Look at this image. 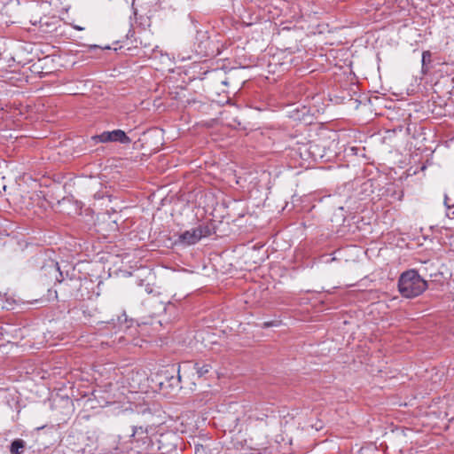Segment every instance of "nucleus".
Instances as JSON below:
<instances>
[{
	"instance_id": "1",
	"label": "nucleus",
	"mask_w": 454,
	"mask_h": 454,
	"mask_svg": "<svg viewBox=\"0 0 454 454\" xmlns=\"http://www.w3.org/2000/svg\"><path fill=\"white\" fill-rule=\"evenodd\" d=\"M427 287L417 270H409L401 274L398 280V290L405 298H414L420 295Z\"/></svg>"
},
{
	"instance_id": "2",
	"label": "nucleus",
	"mask_w": 454,
	"mask_h": 454,
	"mask_svg": "<svg viewBox=\"0 0 454 454\" xmlns=\"http://www.w3.org/2000/svg\"><path fill=\"white\" fill-rule=\"evenodd\" d=\"M131 442L135 444V449L137 453L148 450L152 446V440L148 434V429L143 427H133Z\"/></svg>"
},
{
	"instance_id": "3",
	"label": "nucleus",
	"mask_w": 454,
	"mask_h": 454,
	"mask_svg": "<svg viewBox=\"0 0 454 454\" xmlns=\"http://www.w3.org/2000/svg\"><path fill=\"white\" fill-rule=\"evenodd\" d=\"M210 235V229L207 225H199L189 231H185L178 237V242L184 245H194L203 237Z\"/></svg>"
},
{
	"instance_id": "4",
	"label": "nucleus",
	"mask_w": 454,
	"mask_h": 454,
	"mask_svg": "<svg viewBox=\"0 0 454 454\" xmlns=\"http://www.w3.org/2000/svg\"><path fill=\"white\" fill-rule=\"evenodd\" d=\"M92 139L96 143L119 142L123 145H129L131 143V139L121 129L104 131L98 135L93 136Z\"/></svg>"
},
{
	"instance_id": "5",
	"label": "nucleus",
	"mask_w": 454,
	"mask_h": 454,
	"mask_svg": "<svg viewBox=\"0 0 454 454\" xmlns=\"http://www.w3.org/2000/svg\"><path fill=\"white\" fill-rule=\"evenodd\" d=\"M26 447V442L22 439H15L10 446V452L12 454H22Z\"/></svg>"
},
{
	"instance_id": "6",
	"label": "nucleus",
	"mask_w": 454,
	"mask_h": 454,
	"mask_svg": "<svg viewBox=\"0 0 454 454\" xmlns=\"http://www.w3.org/2000/svg\"><path fill=\"white\" fill-rule=\"evenodd\" d=\"M193 367L199 377L206 376L212 369L210 364L204 363H196Z\"/></svg>"
},
{
	"instance_id": "7",
	"label": "nucleus",
	"mask_w": 454,
	"mask_h": 454,
	"mask_svg": "<svg viewBox=\"0 0 454 454\" xmlns=\"http://www.w3.org/2000/svg\"><path fill=\"white\" fill-rule=\"evenodd\" d=\"M44 268L49 269L50 270L49 273L51 275H52L56 278V280L60 281V279L59 278V276L61 277L62 273L59 270L58 262H56L54 261H51L46 266H44Z\"/></svg>"
},
{
	"instance_id": "8",
	"label": "nucleus",
	"mask_w": 454,
	"mask_h": 454,
	"mask_svg": "<svg viewBox=\"0 0 454 454\" xmlns=\"http://www.w3.org/2000/svg\"><path fill=\"white\" fill-rule=\"evenodd\" d=\"M427 62H431V52L429 51H423L422 53V67Z\"/></svg>"
},
{
	"instance_id": "9",
	"label": "nucleus",
	"mask_w": 454,
	"mask_h": 454,
	"mask_svg": "<svg viewBox=\"0 0 454 454\" xmlns=\"http://www.w3.org/2000/svg\"><path fill=\"white\" fill-rule=\"evenodd\" d=\"M278 325H279V321H278V320L266 321V322H263L262 327L263 328H268V327H271V326H277Z\"/></svg>"
},
{
	"instance_id": "10",
	"label": "nucleus",
	"mask_w": 454,
	"mask_h": 454,
	"mask_svg": "<svg viewBox=\"0 0 454 454\" xmlns=\"http://www.w3.org/2000/svg\"><path fill=\"white\" fill-rule=\"evenodd\" d=\"M90 48L92 49V50L99 49V47L98 45H91V46H90Z\"/></svg>"
},
{
	"instance_id": "11",
	"label": "nucleus",
	"mask_w": 454,
	"mask_h": 454,
	"mask_svg": "<svg viewBox=\"0 0 454 454\" xmlns=\"http://www.w3.org/2000/svg\"><path fill=\"white\" fill-rule=\"evenodd\" d=\"M444 204L447 206V207H450V206L447 203V197L445 198Z\"/></svg>"
},
{
	"instance_id": "12",
	"label": "nucleus",
	"mask_w": 454,
	"mask_h": 454,
	"mask_svg": "<svg viewBox=\"0 0 454 454\" xmlns=\"http://www.w3.org/2000/svg\"><path fill=\"white\" fill-rule=\"evenodd\" d=\"M31 23H32L33 25H36L37 21H36V20H35V21L31 20Z\"/></svg>"
}]
</instances>
